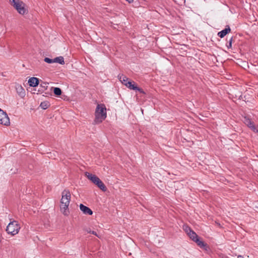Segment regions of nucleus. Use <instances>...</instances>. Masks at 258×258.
Segmentation results:
<instances>
[{
    "instance_id": "nucleus-1",
    "label": "nucleus",
    "mask_w": 258,
    "mask_h": 258,
    "mask_svg": "<svg viewBox=\"0 0 258 258\" xmlns=\"http://www.w3.org/2000/svg\"><path fill=\"white\" fill-rule=\"evenodd\" d=\"M71 199V194L69 191L64 190L62 192V198L61 199L60 210L61 212L64 215H68L69 211L68 206L70 204Z\"/></svg>"
},
{
    "instance_id": "nucleus-2",
    "label": "nucleus",
    "mask_w": 258,
    "mask_h": 258,
    "mask_svg": "<svg viewBox=\"0 0 258 258\" xmlns=\"http://www.w3.org/2000/svg\"><path fill=\"white\" fill-rule=\"evenodd\" d=\"M95 114V123L98 124L101 122L106 117V108L104 104H98Z\"/></svg>"
},
{
    "instance_id": "nucleus-3",
    "label": "nucleus",
    "mask_w": 258,
    "mask_h": 258,
    "mask_svg": "<svg viewBox=\"0 0 258 258\" xmlns=\"http://www.w3.org/2000/svg\"><path fill=\"white\" fill-rule=\"evenodd\" d=\"M9 3L20 14L24 15L28 13L26 5L22 1L9 0Z\"/></svg>"
},
{
    "instance_id": "nucleus-4",
    "label": "nucleus",
    "mask_w": 258,
    "mask_h": 258,
    "mask_svg": "<svg viewBox=\"0 0 258 258\" xmlns=\"http://www.w3.org/2000/svg\"><path fill=\"white\" fill-rule=\"evenodd\" d=\"M20 229V227L16 221L10 222L7 227L6 231L8 233L14 235L17 234Z\"/></svg>"
},
{
    "instance_id": "nucleus-5",
    "label": "nucleus",
    "mask_w": 258,
    "mask_h": 258,
    "mask_svg": "<svg viewBox=\"0 0 258 258\" xmlns=\"http://www.w3.org/2000/svg\"><path fill=\"white\" fill-rule=\"evenodd\" d=\"M10 123V119L7 114L0 109V124L8 125Z\"/></svg>"
},
{
    "instance_id": "nucleus-6",
    "label": "nucleus",
    "mask_w": 258,
    "mask_h": 258,
    "mask_svg": "<svg viewBox=\"0 0 258 258\" xmlns=\"http://www.w3.org/2000/svg\"><path fill=\"white\" fill-rule=\"evenodd\" d=\"M188 236L191 239L195 241L200 247H204L205 246L204 242L200 240L198 236L194 231H192L190 233H189Z\"/></svg>"
},
{
    "instance_id": "nucleus-7",
    "label": "nucleus",
    "mask_w": 258,
    "mask_h": 258,
    "mask_svg": "<svg viewBox=\"0 0 258 258\" xmlns=\"http://www.w3.org/2000/svg\"><path fill=\"white\" fill-rule=\"evenodd\" d=\"M125 86L127 87L128 88H129L131 90L138 91L139 92H140L141 93H144V92L143 91V90L142 89L138 87L136 85L135 82L133 81V82L132 81L128 82V83H127V84H126Z\"/></svg>"
},
{
    "instance_id": "nucleus-8",
    "label": "nucleus",
    "mask_w": 258,
    "mask_h": 258,
    "mask_svg": "<svg viewBox=\"0 0 258 258\" xmlns=\"http://www.w3.org/2000/svg\"><path fill=\"white\" fill-rule=\"evenodd\" d=\"M85 174V176L94 184L99 179L95 175L92 174L89 172H86Z\"/></svg>"
},
{
    "instance_id": "nucleus-9",
    "label": "nucleus",
    "mask_w": 258,
    "mask_h": 258,
    "mask_svg": "<svg viewBox=\"0 0 258 258\" xmlns=\"http://www.w3.org/2000/svg\"><path fill=\"white\" fill-rule=\"evenodd\" d=\"M80 209L84 214L91 215L93 214L92 211L89 208L83 204H80Z\"/></svg>"
},
{
    "instance_id": "nucleus-10",
    "label": "nucleus",
    "mask_w": 258,
    "mask_h": 258,
    "mask_svg": "<svg viewBox=\"0 0 258 258\" xmlns=\"http://www.w3.org/2000/svg\"><path fill=\"white\" fill-rule=\"evenodd\" d=\"M244 123L247 126L252 130L254 132H258V130H257L255 127L253 122H252L249 119L245 118Z\"/></svg>"
},
{
    "instance_id": "nucleus-11",
    "label": "nucleus",
    "mask_w": 258,
    "mask_h": 258,
    "mask_svg": "<svg viewBox=\"0 0 258 258\" xmlns=\"http://www.w3.org/2000/svg\"><path fill=\"white\" fill-rule=\"evenodd\" d=\"M29 85L32 87H36L39 84V80L37 78L32 77L28 80Z\"/></svg>"
},
{
    "instance_id": "nucleus-12",
    "label": "nucleus",
    "mask_w": 258,
    "mask_h": 258,
    "mask_svg": "<svg viewBox=\"0 0 258 258\" xmlns=\"http://www.w3.org/2000/svg\"><path fill=\"white\" fill-rule=\"evenodd\" d=\"M230 28L229 26L224 29V30L218 32V35L220 38H223L227 34L230 32Z\"/></svg>"
},
{
    "instance_id": "nucleus-13",
    "label": "nucleus",
    "mask_w": 258,
    "mask_h": 258,
    "mask_svg": "<svg viewBox=\"0 0 258 258\" xmlns=\"http://www.w3.org/2000/svg\"><path fill=\"white\" fill-rule=\"evenodd\" d=\"M118 78L119 79L120 81L125 86L126 85V84H127V83H128V79L126 76H123L122 74H119L118 76Z\"/></svg>"
},
{
    "instance_id": "nucleus-14",
    "label": "nucleus",
    "mask_w": 258,
    "mask_h": 258,
    "mask_svg": "<svg viewBox=\"0 0 258 258\" xmlns=\"http://www.w3.org/2000/svg\"><path fill=\"white\" fill-rule=\"evenodd\" d=\"M95 184H96L99 188H100L103 191H105L106 189L105 185L100 179H98V180Z\"/></svg>"
},
{
    "instance_id": "nucleus-15",
    "label": "nucleus",
    "mask_w": 258,
    "mask_h": 258,
    "mask_svg": "<svg viewBox=\"0 0 258 258\" xmlns=\"http://www.w3.org/2000/svg\"><path fill=\"white\" fill-rule=\"evenodd\" d=\"M58 63L61 64L64 63V58L62 56H58L54 58V63Z\"/></svg>"
},
{
    "instance_id": "nucleus-16",
    "label": "nucleus",
    "mask_w": 258,
    "mask_h": 258,
    "mask_svg": "<svg viewBox=\"0 0 258 258\" xmlns=\"http://www.w3.org/2000/svg\"><path fill=\"white\" fill-rule=\"evenodd\" d=\"M17 90L18 93H19V95L21 96H23L25 95V91L23 88L21 86H18V87H17Z\"/></svg>"
},
{
    "instance_id": "nucleus-17",
    "label": "nucleus",
    "mask_w": 258,
    "mask_h": 258,
    "mask_svg": "<svg viewBox=\"0 0 258 258\" xmlns=\"http://www.w3.org/2000/svg\"><path fill=\"white\" fill-rule=\"evenodd\" d=\"M49 105H50V104H49L48 102L44 101V102H41V103L40 104V106L42 109H47L49 106Z\"/></svg>"
},
{
    "instance_id": "nucleus-18",
    "label": "nucleus",
    "mask_w": 258,
    "mask_h": 258,
    "mask_svg": "<svg viewBox=\"0 0 258 258\" xmlns=\"http://www.w3.org/2000/svg\"><path fill=\"white\" fill-rule=\"evenodd\" d=\"M53 88V92L55 95L58 96L60 95L61 94V90L59 88Z\"/></svg>"
},
{
    "instance_id": "nucleus-19",
    "label": "nucleus",
    "mask_w": 258,
    "mask_h": 258,
    "mask_svg": "<svg viewBox=\"0 0 258 258\" xmlns=\"http://www.w3.org/2000/svg\"><path fill=\"white\" fill-rule=\"evenodd\" d=\"M183 230L186 232V233L188 235L190 233L192 230L187 225H184L183 226Z\"/></svg>"
},
{
    "instance_id": "nucleus-20",
    "label": "nucleus",
    "mask_w": 258,
    "mask_h": 258,
    "mask_svg": "<svg viewBox=\"0 0 258 258\" xmlns=\"http://www.w3.org/2000/svg\"><path fill=\"white\" fill-rule=\"evenodd\" d=\"M44 60L45 62L48 63H54V59H50L48 57L44 58Z\"/></svg>"
},
{
    "instance_id": "nucleus-21",
    "label": "nucleus",
    "mask_w": 258,
    "mask_h": 258,
    "mask_svg": "<svg viewBox=\"0 0 258 258\" xmlns=\"http://www.w3.org/2000/svg\"><path fill=\"white\" fill-rule=\"evenodd\" d=\"M232 38H231L230 39L229 41V44H228V45H227V47H228V48H230V47H231V46H232Z\"/></svg>"
},
{
    "instance_id": "nucleus-22",
    "label": "nucleus",
    "mask_w": 258,
    "mask_h": 258,
    "mask_svg": "<svg viewBox=\"0 0 258 258\" xmlns=\"http://www.w3.org/2000/svg\"><path fill=\"white\" fill-rule=\"evenodd\" d=\"M89 233H92L96 236H97V237H99V236L97 235V233L95 232V231H88Z\"/></svg>"
},
{
    "instance_id": "nucleus-23",
    "label": "nucleus",
    "mask_w": 258,
    "mask_h": 258,
    "mask_svg": "<svg viewBox=\"0 0 258 258\" xmlns=\"http://www.w3.org/2000/svg\"><path fill=\"white\" fill-rule=\"evenodd\" d=\"M237 258H244L242 255H239L237 256Z\"/></svg>"
},
{
    "instance_id": "nucleus-24",
    "label": "nucleus",
    "mask_w": 258,
    "mask_h": 258,
    "mask_svg": "<svg viewBox=\"0 0 258 258\" xmlns=\"http://www.w3.org/2000/svg\"><path fill=\"white\" fill-rule=\"evenodd\" d=\"M129 3H131L133 2L134 0H126Z\"/></svg>"
},
{
    "instance_id": "nucleus-25",
    "label": "nucleus",
    "mask_w": 258,
    "mask_h": 258,
    "mask_svg": "<svg viewBox=\"0 0 258 258\" xmlns=\"http://www.w3.org/2000/svg\"><path fill=\"white\" fill-rule=\"evenodd\" d=\"M221 258H229V257H227V256H222L221 257Z\"/></svg>"
}]
</instances>
